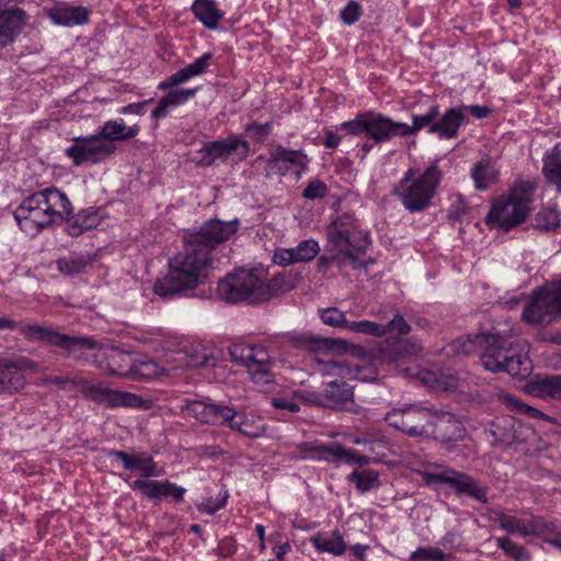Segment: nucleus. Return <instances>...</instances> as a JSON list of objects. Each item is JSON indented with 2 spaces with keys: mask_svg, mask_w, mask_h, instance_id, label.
<instances>
[{
  "mask_svg": "<svg viewBox=\"0 0 561 561\" xmlns=\"http://www.w3.org/2000/svg\"><path fill=\"white\" fill-rule=\"evenodd\" d=\"M238 229L237 219H210L204 222L197 231L188 234L183 251L170 261L167 276L154 283V293L162 298H169L204 282L214 267V251L228 241Z\"/></svg>",
  "mask_w": 561,
  "mask_h": 561,
  "instance_id": "1",
  "label": "nucleus"
},
{
  "mask_svg": "<svg viewBox=\"0 0 561 561\" xmlns=\"http://www.w3.org/2000/svg\"><path fill=\"white\" fill-rule=\"evenodd\" d=\"M327 249L333 252L332 257L321 256L318 260L320 268H327L332 262L340 267L350 264L359 268L362 261L358 255L370 244L369 234L363 230L353 215L343 214L336 217L327 228Z\"/></svg>",
  "mask_w": 561,
  "mask_h": 561,
  "instance_id": "2",
  "label": "nucleus"
},
{
  "mask_svg": "<svg viewBox=\"0 0 561 561\" xmlns=\"http://www.w3.org/2000/svg\"><path fill=\"white\" fill-rule=\"evenodd\" d=\"M71 211V203L67 196L50 187L24 198L14 210V218L22 230L33 233L68 218Z\"/></svg>",
  "mask_w": 561,
  "mask_h": 561,
  "instance_id": "3",
  "label": "nucleus"
},
{
  "mask_svg": "<svg viewBox=\"0 0 561 561\" xmlns=\"http://www.w3.org/2000/svg\"><path fill=\"white\" fill-rule=\"evenodd\" d=\"M477 341L483 348L480 362L484 369L492 373L505 371L513 377H525L529 374V360L513 348L508 335L495 332L481 335Z\"/></svg>",
  "mask_w": 561,
  "mask_h": 561,
  "instance_id": "4",
  "label": "nucleus"
},
{
  "mask_svg": "<svg viewBox=\"0 0 561 561\" xmlns=\"http://www.w3.org/2000/svg\"><path fill=\"white\" fill-rule=\"evenodd\" d=\"M434 419L446 420L453 423L455 427L454 436L447 438L443 437L446 448L451 450V442L461 437L462 427L457 422L453 421V415L449 412L433 407L409 404L402 408H394L385 416L389 425L410 436H421L425 434L427 426L433 425Z\"/></svg>",
  "mask_w": 561,
  "mask_h": 561,
  "instance_id": "5",
  "label": "nucleus"
},
{
  "mask_svg": "<svg viewBox=\"0 0 561 561\" xmlns=\"http://www.w3.org/2000/svg\"><path fill=\"white\" fill-rule=\"evenodd\" d=\"M535 184L523 181L516 184L506 197L496 201L486 216L492 228L508 231L523 222L534 204Z\"/></svg>",
  "mask_w": 561,
  "mask_h": 561,
  "instance_id": "6",
  "label": "nucleus"
},
{
  "mask_svg": "<svg viewBox=\"0 0 561 561\" xmlns=\"http://www.w3.org/2000/svg\"><path fill=\"white\" fill-rule=\"evenodd\" d=\"M415 175L416 171L409 169L394 191L403 206L412 213L425 210L431 205L443 178L437 164H432L423 174Z\"/></svg>",
  "mask_w": 561,
  "mask_h": 561,
  "instance_id": "7",
  "label": "nucleus"
},
{
  "mask_svg": "<svg viewBox=\"0 0 561 561\" xmlns=\"http://www.w3.org/2000/svg\"><path fill=\"white\" fill-rule=\"evenodd\" d=\"M219 297L230 304L247 301L257 304L266 301L263 288V272L256 270H237L218 283Z\"/></svg>",
  "mask_w": 561,
  "mask_h": 561,
  "instance_id": "8",
  "label": "nucleus"
},
{
  "mask_svg": "<svg viewBox=\"0 0 561 561\" xmlns=\"http://www.w3.org/2000/svg\"><path fill=\"white\" fill-rule=\"evenodd\" d=\"M561 314V280L552 282L534 293L523 310V320L546 325Z\"/></svg>",
  "mask_w": 561,
  "mask_h": 561,
  "instance_id": "9",
  "label": "nucleus"
},
{
  "mask_svg": "<svg viewBox=\"0 0 561 561\" xmlns=\"http://www.w3.org/2000/svg\"><path fill=\"white\" fill-rule=\"evenodd\" d=\"M99 365L111 376L128 379L148 378L159 374V367L154 362L147 360L136 364L133 354L117 347L103 350Z\"/></svg>",
  "mask_w": 561,
  "mask_h": 561,
  "instance_id": "10",
  "label": "nucleus"
},
{
  "mask_svg": "<svg viewBox=\"0 0 561 561\" xmlns=\"http://www.w3.org/2000/svg\"><path fill=\"white\" fill-rule=\"evenodd\" d=\"M16 330L28 341L44 342L68 352L93 350L96 346V342L92 339L60 334L48 327L38 324L18 323Z\"/></svg>",
  "mask_w": 561,
  "mask_h": 561,
  "instance_id": "11",
  "label": "nucleus"
},
{
  "mask_svg": "<svg viewBox=\"0 0 561 561\" xmlns=\"http://www.w3.org/2000/svg\"><path fill=\"white\" fill-rule=\"evenodd\" d=\"M230 355L236 363L245 366L255 383L265 385L272 381V362L263 346L234 345L230 350Z\"/></svg>",
  "mask_w": 561,
  "mask_h": 561,
  "instance_id": "12",
  "label": "nucleus"
},
{
  "mask_svg": "<svg viewBox=\"0 0 561 561\" xmlns=\"http://www.w3.org/2000/svg\"><path fill=\"white\" fill-rule=\"evenodd\" d=\"M73 145L66 149V154L72 159L76 165L83 163H99L111 157L116 146L104 141L99 134L90 137H76Z\"/></svg>",
  "mask_w": 561,
  "mask_h": 561,
  "instance_id": "13",
  "label": "nucleus"
},
{
  "mask_svg": "<svg viewBox=\"0 0 561 561\" xmlns=\"http://www.w3.org/2000/svg\"><path fill=\"white\" fill-rule=\"evenodd\" d=\"M81 393L89 400L96 403H106L110 408L127 407L142 408L144 400L134 393L111 390L101 385H92L85 380H80Z\"/></svg>",
  "mask_w": 561,
  "mask_h": 561,
  "instance_id": "14",
  "label": "nucleus"
},
{
  "mask_svg": "<svg viewBox=\"0 0 561 561\" xmlns=\"http://www.w3.org/2000/svg\"><path fill=\"white\" fill-rule=\"evenodd\" d=\"M426 483H446L456 489L459 494H468L469 496L486 503V488L478 485V483L468 474L451 469L444 470L440 473H426Z\"/></svg>",
  "mask_w": 561,
  "mask_h": 561,
  "instance_id": "15",
  "label": "nucleus"
},
{
  "mask_svg": "<svg viewBox=\"0 0 561 561\" xmlns=\"http://www.w3.org/2000/svg\"><path fill=\"white\" fill-rule=\"evenodd\" d=\"M250 151L249 142L237 137L230 136L221 140L207 144L199 150L201 165H211L217 159H226L228 156L236 153L240 159L247 158Z\"/></svg>",
  "mask_w": 561,
  "mask_h": 561,
  "instance_id": "16",
  "label": "nucleus"
},
{
  "mask_svg": "<svg viewBox=\"0 0 561 561\" xmlns=\"http://www.w3.org/2000/svg\"><path fill=\"white\" fill-rule=\"evenodd\" d=\"M299 458L331 461L343 459L347 463L359 462L364 457H357L351 450H346L337 443L322 444L319 442H306L298 446Z\"/></svg>",
  "mask_w": 561,
  "mask_h": 561,
  "instance_id": "17",
  "label": "nucleus"
},
{
  "mask_svg": "<svg viewBox=\"0 0 561 561\" xmlns=\"http://www.w3.org/2000/svg\"><path fill=\"white\" fill-rule=\"evenodd\" d=\"M309 160L305 153L298 150L278 148L266 163V174H285L289 170L300 173L306 169Z\"/></svg>",
  "mask_w": 561,
  "mask_h": 561,
  "instance_id": "18",
  "label": "nucleus"
},
{
  "mask_svg": "<svg viewBox=\"0 0 561 561\" xmlns=\"http://www.w3.org/2000/svg\"><path fill=\"white\" fill-rule=\"evenodd\" d=\"M405 124L376 113L368 112V136L376 142L389 141L396 136H404Z\"/></svg>",
  "mask_w": 561,
  "mask_h": 561,
  "instance_id": "19",
  "label": "nucleus"
},
{
  "mask_svg": "<svg viewBox=\"0 0 561 561\" xmlns=\"http://www.w3.org/2000/svg\"><path fill=\"white\" fill-rule=\"evenodd\" d=\"M324 401H319L320 407L331 409L352 410L354 403L353 388L344 380L330 381L323 392Z\"/></svg>",
  "mask_w": 561,
  "mask_h": 561,
  "instance_id": "20",
  "label": "nucleus"
},
{
  "mask_svg": "<svg viewBox=\"0 0 561 561\" xmlns=\"http://www.w3.org/2000/svg\"><path fill=\"white\" fill-rule=\"evenodd\" d=\"M524 389L526 393L536 398L561 400V375L529 380Z\"/></svg>",
  "mask_w": 561,
  "mask_h": 561,
  "instance_id": "21",
  "label": "nucleus"
},
{
  "mask_svg": "<svg viewBox=\"0 0 561 561\" xmlns=\"http://www.w3.org/2000/svg\"><path fill=\"white\" fill-rule=\"evenodd\" d=\"M26 23V13L22 9L0 11V47L14 39Z\"/></svg>",
  "mask_w": 561,
  "mask_h": 561,
  "instance_id": "22",
  "label": "nucleus"
},
{
  "mask_svg": "<svg viewBox=\"0 0 561 561\" xmlns=\"http://www.w3.org/2000/svg\"><path fill=\"white\" fill-rule=\"evenodd\" d=\"M25 362L24 359L16 362L0 359V393L23 388L24 378L20 370L25 366Z\"/></svg>",
  "mask_w": 561,
  "mask_h": 561,
  "instance_id": "23",
  "label": "nucleus"
},
{
  "mask_svg": "<svg viewBox=\"0 0 561 561\" xmlns=\"http://www.w3.org/2000/svg\"><path fill=\"white\" fill-rule=\"evenodd\" d=\"M465 119L466 116L461 110L449 108L443 116L437 117L435 125L432 126V134H437L440 138H454Z\"/></svg>",
  "mask_w": 561,
  "mask_h": 561,
  "instance_id": "24",
  "label": "nucleus"
},
{
  "mask_svg": "<svg viewBox=\"0 0 561 561\" xmlns=\"http://www.w3.org/2000/svg\"><path fill=\"white\" fill-rule=\"evenodd\" d=\"M210 54H204L202 57L197 58L194 62L187 65L183 69H180L164 81L160 82L159 89L167 90L169 88L179 85L192 77L198 76L203 73L208 67V61L210 60Z\"/></svg>",
  "mask_w": 561,
  "mask_h": 561,
  "instance_id": "25",
  "label": "nucleus"
},
{
  "mask_svg": "<svg viewBox=\"0 0 561 561\" xmlns=\"http://www.w3.org/2000/svg\"><path fill=\"white\" fill-rule=\"evenodd\" d=\"M140 128L137 124L126 126L125 122L119 119L107 121L98 133L104 141L113 144L114 141H124L136 137Z\"/></svg>",
  "mask_w": 561,
  "mask_h": 561,
  "instance_id": "26",
  "label": "nucleus"
},
{
  "mask_svg": "<svg viewBox=\"0 0 561 561\" xmlns=\"http://www.w3.org/2000/svg\"><path fill=\"white\" fill-rule=\"evenodd\" d=\"M310 542L317 551L335 557L342 556L346 550V543L339 530L318 533L310 538Z\"/></svg>",
  "mask_w": 561,
  "mask_h": 561,
  "instance_id": "27",
  "label": "nucleus"
},
{
  "mask_svg": "<svg viewBox=\"0 0 561 561\" xmlns=\"http://www.w3.org/2000/svg\"><path fill=\"white\" fill-rule=\"evenodd\" d=\"M196 89H175L163 95L152 111V117L159 119L167 116L170 106H178L193 98Z\"/></svg>",
  "mask_w": 561,
  "mask_h": 561,
  "instance_id": "28",
  "label": "nucleus"
},
{
  "mask_svg": "<svg viewBox=\"0 0 561 561\" xmlns=\"http://www.w3.org/2000/svg\"><path fill=\"white\" fill-rule=\"evenodd\" d=\"M319 371L327 376H334L339 380H353L358 377V367H352L342 360L317 358Z\"/></svg>",
  "mask_w": 561,
  "mask_h": 561,
  "instance_id": "29",
  "label": "nucleus"
},
{
  "mask_svg": "<svg viewBox=\"0 0 561 561\" xmlns=\"http://www.w3.org/2000/svg\"><path fill=\"white\" fill-rule=\"evenodd\" d=\"M300 280L299 273H283L274 276L268 283H265V276L263 275V288L266 294V300L273 296L287 293L294 289Z\"/></svg>",
  "mask_w": 561,
  "mask_h": 561,
  "instance_id": "30",
  "label": "nucleus"
},
{
  "mask_svg": "<svg viewBox=\"0 0 561 561\" xmlns=\"http://www.w3.org/2000/svg\"><path fill=\"white\" fill-rule=\"evenodd\" d=\"M195 16L208 28H216L224 13L215 7L211 0H196L192 5Z\"/></svg>",
  "mask_w": 561,
  "mask_h": 561,
  "instance_id": "31",
  "label": "nucleus"
},
{
  "mask_svg": "<svg viewBox=\"0 0 561 561\" xmlns=\"http://www.w3.org/2000/svg\"><path fill=\"white\" fill-rule=\"evenodd\" d=\"M293 343L295 346L307 350L311 353L327 354L328 352L334 350L336 341L331 339L314 337L308 334H299L293 337Z\"/></svg>",
  "mask_w": 561,
  "mask_h": 561,
  "instance_id": "32",
  "label": "nucleus"
},
{
  "mask_svg": "<svg viewBox=\"0 0 561 561\" xmlns=\"http://www.w3.org/2000/svg\"><path fill=\"white\" fill-rule=\"evenodd\" d=\"M499 171L489 160L479 161L471 171V176L478 190H485L490 184L497 180Z\"/></svg>",
  "mask_w": 561,
  "mask_h": 561,
  "instance_id": "33",
  "label": "nucleus"
},
{
  "mask_svg": "<svg viewBox=\"0 0 561 561\" xmlns=\"http://www.w3.org/2000/svg\"><path fill=\"white\" fill-rule=\"evenodd\" d=\"M230 428L250 438L261 437L265 434L266 431L265 424L262 422L261 419L241 415H238L233 420Z\"/></svg>",
  "mask_w": 561,
  "mask_h": 561,
  "instance_id": "34",
  "label": "nucleus"
},
{
  "mask_svg": "<svg viewBox=\"0 0 561 561\" xmlns=\"http://www.w3.org/2000/svg\"><path fill=\"white\" fill-rule=\"evenodd\" d=\"M53 21L60 25L72 26L88 21V11L82 7L60 8L50 13Z\"/></svg>",
  "mask_w": 561,
  "mask_h": 561,
  "instance_id": "35",
  "label": "nucleus"
},
{
  "mask_svg": "<svg viewBox=\"0 0 561 561\" xmlns=\"http://www.w3.org/2000/svg\"><path fill=\"white\" fill-rule=\"evenodd\" d=\"M542 172L547 181L561 192V153L557 147L545 156Z\"/></svg>",
  "mask_w": 561,
  "mask_h": 561,
  "instance_id": "36",
  "label": "nucleus"
},
{
  "mask_svg": "<svg viewBox=\"0 0 561 561\" xmlns=\"http://www.w3.org/2000/svg\"><path fill=\"white\" fill-rule=\"evenodd\" d=\"M497 400L506 404L512 411L519 412L531 419L548 420L549 417L536 408H533L506 391H499L496 393Z\"/></svg>",
  "mask_w": 561,
  "mask_h": 561,
  "instance_id": "37",
  "label": "nucleus"
},
{
  "mask_svg": "<svg viewBox=\"0 0 561 561\" xmlns=\"http://www.w3.org/2000/svg\"><path fill=\"white\" fill-rule=\"evenodd\" d=\"M92 262L89 255L72 253L57 260L58 270L65 275H75L85 271Z\"/></svg>",
  "mask_w": 561,
  "mask_h": 561,
  "instance_id": "38",
  "label": "nucleus"
},
{
  "mask_svg": "<svg viewBox=\"0 0 561 561\" xmlns=\"http://www.w3.org/2000/svg\"><path fill=\"white\" fill-rule=\"evenodd\" d=\"M438 115L439 108L437 105L431 106L425 114L413 115L412 125L405 124L407 131H404V136L415 134L423 128H428V131L432 133V126L435 125Z\"/></svg>",
  "mask_w": 561,
  "mask_h": 561,
  "instance_id": "39",
  "label": "nucleus"
},
{
  "mask_svg": "<svg viewBox=\"0 0 561 561\" xmlns=\"http://www.w3.org/2000/svg\"><path fill=\"white\" fill-rule=\"evenodd\" d=\"M481 335H477L473 339L471 336L459 337L451 343H449L445 347V353L447 356H465L474 352L476 347L479 346V341H477Z\"/></svg>",
  "mask_w": 561,
  "mask_h": 561,
  "instance_id": "40",
  "label": "nucleus"
},
{
  "mask_svg": "<svg viewBox=\"0 0 561 561\" xmlns=\"http://www.w3.org/2000/svg\"><path fill=\"white\" fill-rule=\"evenodd\" d=\"M496 546L504 551V553L515 561H529L530 553L523 547L513 542L508 537H497L495 539Z\"/></svg>",
  "mask_w": 561,
  "mask_h": 561,
  "instance_id": "41",
  "label": "nucleus"
},
{
  "mask_svg": "<svg viewBox=\"0 0 561 561\" xmlns=\"http://www.w3.org/2000/svg\"><path fill=\"white\" fill-rule=\"evenodd\" d=\"M348 480L363 493L379 485L378 473L373 470L354 471L348 476Z\"/></svg>",
  "mask_w": 561,
  "mask_h": 561,
  "instance_id": "42",
  "label": "nucleus"
},
{
  "mask_svg": "<svg viewBox=\"0 0 561 561\" xmlns=\"http://www.w3.org/2000/svg\"><path fill=\"white\" fill-rule=\"evenodd\" d=\"M559 214L552 207L541 208L535 217V228L540 230H550L559 226Z\"/></svg>",
  "mask_w": 561,
  "mask_h": 561,
  "instance_id": "43",
  "label": "nucleus"
},
{
  "mask_svg": "<svg viewBox=\"0 0 561 561\" xmlns=\"http://www.w3.org/2000/svg\"><path fill=\"white\" fill-rule=\"evenodd\" d=\"M139 470L142 477L158 476L157 465L153 459L145 453L133 454L131 469Z\"/></svg>",
  "mask_w": 561,
  "mask_h": 561,
  "instance_id": "44",
  "label": "nucleus"
},
{
  "mask_svg": "<svg viewBox=\"0 0 561 561\" xmlns=\"http://www.w3.org/2000/svg\"><path fill=\"white\" fill-rule=\"evenodd\" d=\"M210 413L214 421L210 422L213 425L227 424L229 427L233 420L238 416V413L228 405L222 404H210Z\"/></svg>",
  "mask_w": 561,
  "mask_h": 561,
  "instance_id": "45",
  "label": "nucleus"
},
{
  "mask_svg": "<svg viewBox=\"0 0 561 561\" xmlns=\"http://www.w3.org/2000/svg\"><path fill=\"white\" fill-rule=\"evenodd\" d=\"M133 490L140 491L145 496L149 499L161 497L163 484L156 480L138 479L130 483Z\"/></svg>",
  "mask_w": 561,
  "mask_h": 561,
  "instance_id": "46",
  "label": "nucleus"
},
{
  "mask_svg": "<svg viewBox=\"0 0 561 561\" xmlns=\"http://www.w3.org/2000/svg\"><path fill=\"white\" fill-rule=\"evenodd\" d=\"M346 329L355 333H364L373 336L385 335V330L381 324L373 321H348Z\"/></svg>",
  "mask_w": 561,
  "mask_h": 561,
  "instance_id": "47",
  "label": "nucleus"
},
{
  "mask_svg": "<svg viewBox=\"0 0 561 561\" xmlns=\"http://www.w3.org/2000/svg\"><path fill=\"white\" fill-rule=\"evenodd\" d=\"M554 525L545 520L542 517L534 516L530 520L526 522L527 536H546L554 533Z\"/></svg>",
  "mask_w": 561,
  "mask_h": 561,
  "instance_id": "48",
  "label": "nucleus"
},
{
  "mask_svg": "<svg viewBox=\"0 0 561 561\" xmlns=\"http://www.w3.org/2000/svg\"><path fill=\"white\" fill-rule=\"evenodd\" d=\"M210 404L203 401H194L187 404V412L202 423L210 424L214 419L210 413Z\"/></svg>",
  "mask_w": 561,
  "mask_h": 561,
  "instance_id": "49",
  "label": "nucleus"
},
{
  "mask_svg": "<svg viewBox=\"0 0 561 561\" xmlns=\"http://www.w3.org/2000/svg\"><path fill=\"white\" fill-rule=\"evenodd\" d=\"M273 261H274V263L282 265V266H287V265L296 264V263H302L300 260L299 252L296 247L289 248V249H285V248L277 249L274 252Z\"/></svg>",
  "mask_w": 561,
  "mask_h": 561,
  "instance_id": "50",
  "label": "nucleus"
},
{
  "mask_svg": "<svg viewBox=\"0 0 561 561\" xmlns=\"http://www.w3.org/2000/svg\"><path fill=\"white\" fill-rule=\"evenodd\" d=\"M341 129L346 130L351 135H359L363 133L368 135V112L358 114L356 118L351 122L343 123Z\"/></svg>",
  "mask_w": 561,
  "mask_h": 561,
  "instance_id": "51",
  "label": "nucleus"
},
{
  "mask_svg": "<svg viewBox=\"0 0 561 561\" xmlns=\"http://www.w3.org/2000/svg\"><path fill=\"white\" fill-rule=\"evenodd\" d=\"M321 320L323 323L334 328L346 329V324L348 323V321L345 319L344 312L337 308L324 309L321 313Z\"/></svg>",
  "mask_w": 561,
  "mask_h": 561,
  "instance_id": "52",
  "label": "nucleus"
},
{
  "mask_svg": "<svg viewBox=\"0 0 561 561\" xmlns=\"http://www.w3.org/2000/svg\"><path fill=\"white\" fill-rule=\"evenodd\" d=\"M302 263L312 261L319 253V243L314 240H304L296 247Z\"/></svg>",
  "mask_w": 561,
  "mask_h": 561,
  "instance_id": "53",
  "label": "nucleus"
},
{
  "mask_svg": "<svg viewBox=\"0 0 561 561\" xmlns=\"http://www.w3.org/2000/svg\"><path fill=\"white\" fill-rule=\"evenodd\" d=\"M385 334L407 335L410 332V325L401 314H396L386 325H382Z\"/></svg>",
  "mask_w": 561,
  "mask_h": 561,
  "instance_id": "54",
  "label": "nucleus"
},
{
  "mask_svg": "<svg viewBox=\"0 0 561 561\" xmlns=\"http://www.w3.org/2000/svg\"><path fill=\"white\" fill-rule=\"evenodd\" d=\"M501 529L510 534H519L524 537L527 536L526 522L517 518L516 516L506 515Z\"/></svg>",
  "mask_w": 561,
  "mask_h": 561,
  "instance_id": "55",
  "label": "nucleus"
},
{
  "mask_svg": "<svg viewBox=\"0 0 561 561\" xmlns=\"http://www.w3.org/2000/svg\"><path fill=\"white\" fill-rule=\"evenodd\" d=\"M327 190V185L322 181L313 180L307 185L302 192V196L307 199L321 198L325 195Z\"/></svg>",
  "mask_w": 561,
  "mask_h": 561,
  "instance_id": "56",
  "label": "nucleus"
},
{
  "mask_svg": "<svg viewBox=\"0 0 561 561\" xmlns=\"http://www.w3.org/2000/svg\"><path fill=\"white\" fill-rule=\"evenodd\" d=\"M227 494L220 500L203 499L201 503L197 504V508L199 512L213 515L220 508L226 505Z\"/></svg>",
  "mask_w": 561,
  "mask_h": 561,
  "instance_id": "57",
  "label": "nucleus"
},
{
  "mask_svg": "<svg viewBox=\"0 0 561 561\" xmlns=\"http://www.w3.org/2000/svg\"><path fill=\"white\" fill-rule=\"evenodd\" d=\"M360 15V7L358 3L351 1L341 12V19L345 24L355 23Z\"/></svg>",
  "mask_w": 561,
  "mask_h": 561,
  "instance_id": "58",
  "label": "nucleus"
},
{
  "mask_svg": "<svg viewBox=\"0 0 561 561\" xmlns=\"http://www.w3.org/2000/svg\"><path fill=\"white\" fill-rule=\"evenodd\" d=\"M163 488L161 496H172L174 500L180 501L185 494V489L178 486L169 481L162 482Z\"/></svg>",
  "mask_w": 561,
  "mask_h": 561,
  "instance_id": "59",
  "label": "nucleus"
},
{
  "mask_svg": "<svg viewBox=\"0 0 561 561\" xmlns=\"http://www.w3.org/2000/svg\"><path fill=\"white\" fill-rule=\"evenodd\" d=\"M268 131H270L268 124H263V125L253 124V125L248 126V128H247L248 135L259 141L263 140L267 136Z\"/></svg>",
  "mask_w": 561,
  "mask_h": 561,
  "instance_id": "60",
  "label": "nucleus"
},
{
  "mask_svg": "<svg viewBox=\"0 0 561 561\" xmlns=\"http://www.w3.org/2000/svg\"><path fill=\"white\" fill-rule=\"evenodd\" d=\"M272 405L275 409L287 410L291 413H296L299 411V405L296 402H294L289 399H286V398H273Z\"/></svg>",
  "mask_w": 561,
  "mask_h": 561,
  "instance_id": "61",
  "label": "nucleus"
},
{
  "mask_svg": "<svg viewBox=\"0 0 561 561\" xmlns=\"http://www.w3.org/2000/svg\"><path fill=\"white\" fill-rule=\"evenodd\" d=\"M218 553L222 557H229L236 551V542L232 538L226 537L218 543Z\"/></svg>",
  "mask_w": 561,
  "mask_h": 561,
  "instance_id": "62",
  "label": "nucleus"
},
{
  "mask_svg": "<svg viewBox=\"0 0 561 561\" xmlns=\"http://www.w3.org/2000/svg\"><path fill=\"white\" fill-rule=\"evenodd\" d=\"M108 457L121 460L125 469H131L133 454H128L122 450H110Z\"/></svg>",
  "mask_w": 561,
  "mask_h": 561,
  "instance_id": "63",
  "label": "nucleus"
},
{
  "mask_svg": "<svg viewBox=\"0 0 561 561\" xmlns=\"http://www.w3.org/2000/svg\"><path fill=\"white\" fill-rule=\"evenodd\" d=\"M341 141V137L333 131L325 133L324 145L327 148H336Z\"/></svg>",
  "mask_w": 561,
  "mask_h": 561,
  "instance_id": "64",
  "label": "nucleus"
}]
</instances>
